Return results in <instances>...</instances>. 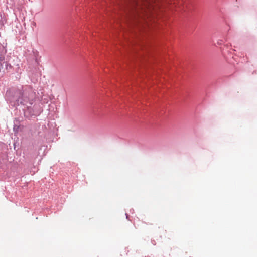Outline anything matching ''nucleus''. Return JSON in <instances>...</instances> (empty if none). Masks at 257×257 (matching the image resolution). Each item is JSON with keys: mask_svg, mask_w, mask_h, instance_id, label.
Listing matches in <instances>:
<instances>
[{"mask_svg": "<svg viewBox=\"0 0 257 257\" xmlns=\"http://www.w3.org/2000/svg\"><path fill=\"white\" fill-rule=\"evenodd\" d=\"M130 5L129 6L130 17L132 19H136L138 16H141V13H147L151 0H126Z\"/></svg>", "mask_w": 257, "mask_h": 257, "instance_id": "f257e3e1", "label": "nucleus"}, {"mask_svg": "<svg viewBox=\"0 0 257 257\" xmlns=\"http://www.w3.org/2000/svg\"><path fill=\"white\" fill-rule=\"evenodd\" d=\"M35 97V93L31 89L25 90L22 95L21 103L24 105L29 104L31 105Z\"/></svg>", "mask_w": 257, "mask_h": 257, "instance_id": "f03ea898", "label": "nucleus"}, {"mask_svg": "<svg viewBox=\"0 0 257 257\" xmlns=\"http://www.w3.org/2000/svg\"><path fill=\"white\" fill-rule=\"evenodd\" d=\"M155 0H151V5H149V8H150V9H148V10L149 11H150L151 9H152V3Z\"/></svg>", "mask_w": 257, "mask_h": 257, "instance_id": "7ed1b4c3", "label": "nucleus"}]
</instances>
